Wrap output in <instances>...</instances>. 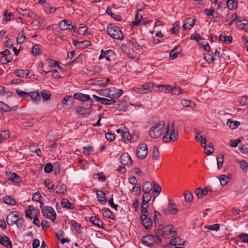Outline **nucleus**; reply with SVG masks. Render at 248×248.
Here are the masks:
<instances>
[{
  "mask_svg": "<svg viewBox=\"0 0 248 248\" xmlns=\"http://www.w3.org/2000/svg\"><path fill=\"white\" fill-rule=\"evenodd\" d=\"M173 226L172 225H168L163 227L159 226L158 228L155 230V233L156 235L164 236L166 238H170L176 235V232L173 231Z\"/></svg>",
  "mask_w": 248,
  "mask_h": 248,
  "instance_id": "nucleus-1",
  "label": "nucleus"
},
{
  "mask_svg": "<svg viewBox=\"0 0 248 248\" xmlns=\"http://www.w3.org/2000/svg\"><path fill=\"white\" fill-rule=\"evenodd\" d=\"M178 138V131L174 127V123H172L170 127L169 125L166 131V135L163 138V142L168 143L170 141H175Z\"/></svg>",
  "mask_w": 248,
  "mask_h": 248,
  "instance_id": "nucleus-2",
  "label": "nucleus"
},
{
  "mask_svg": "<svg viewBox=\"0 0 248 248\" xmlns=\"http://www.w3.org/2000/svg\"><path fill=\"white\" fill-rule=\"evenodd\" d=\"M107 33L112 38L119 40H122L124 35L120 28L113 24H109L107 28Z\"/></svg>",
  "mask_w": 248,
  "mask_h": 248,
  "instance_id": "nucleus-3",
  "label": "nucleus"
},
{
  "mask_svg": "<svg viewBox=\"0 0 248 248\" xmlns=\"http://www.w3.org/2000/svg\"><path fill=\"white\" fill-rule=\"evenodd\" d=\"M164 125L165 122L164 121H160L155 124L151 127L149 130V132L150 136L153 138H159L163 132Z\"/></svg>",
  "mask_w": 248,
  "mask_h": 248,
  "instance_id": "nucleus-4",
  "label": "nucleus"
},
{
  "mask_svg": "<svg viewBox=\"0 0 248 248\" xmlns=\"http://www.w3.org/2000/svg\"><path fill=\"white\" fill-rule=\"evenodd\" d=\"M161 241V239L156 234H155V235H147L142 237L141 238L142 243L147 246H150L155 244L158 245Z\"/></svg>",
  "mask_w": 248,
  "mask_h": 248,
  "instance_id": "nucleus-5",
  "label": "nucleus"
},
{
  "mask_svg": "<svg viewBox=\"0 0 248 248\" xmlns=\"http://www.w3.org/2000/svg\"><path fill=\"white\" fill-rule=\"evenodd\" d=\"M73 97L74 99H76L83 102H86V107H91L93 103V100L91 98L89 95L81 93H75Z\"/></svg>",
  "mask_w": 248,
  "mask_h": 248,
  "instance_id": "nucleus-6",
  "label": "nucleus"
},
{
  "mask_svg": "<svg viewBox=\"0 0 248 248\" xmlns=\"http://www.w3.org/2000/svg\"><path fill=\"white\" fill-rule=\"evenodd\" d=\"M42 213L44 216L54 222L56 218V214L53 208L50 206H46L43 207Z\"/></svg>",
  "mask_w": 248,
  "mask_h": 248,
  "instance_id": "nucleus-7",
  "label": "nucleus"
},
{
  "mask_svg": "<svg viewBox=\"0 0 248 248\" xmlns=\"http://www.w3.org/2000/svg\"><path fill=\"white\" fill-rule=\"evenodd\" d=\"M147 144L144 143L139 144L136 150V155L137 157L140 159H143L147 156Z\"/></svg>",
  "mask_w": 248,
  "mask_h": 248,
  "instance_id": "nucleus-8",
  "label": "nucleus"
},
{
  "mask_svg": "<svg viewBox=\"0 0 248 248\" xmlns=\"http://www.w3.org/2000/svg\"><path fill=\"white\" fill-rule=\"evenodd\" d=\"M108 93L107 97L113 99L119 98L123 93V91L122 89H117L114 87L108 89Z\"/></svg>",
  "mask_w": 248,
  "mask_h": 248,
  "instance_id": "nucleus-9",
  "label": "nucleus"
},
{
  "mask_svg": "<svg viewBox=\"0 0 248 248\" xmlns=\"http://www.w3.org/2000/svg\"><path fill=\"white\" fill-rule=\"evenodd\" d=\"M93 98L96 101L100 102L103 105H111L115 102V100L112 98L108 99L105 98L100 97L96 95H93Z\"/></svg>",
  "mask_w": 248,
  "mask_h": 248,
  "instance_id": "nucleus-10",
  "label": "nucleus"
},
{
  "mask_svg": "<svg viewBox=\"0 0 248 248\" xmlns=\"http://www.w3.org/2000/svg\"><path fill=\"white\" fill-rule=\"evenodd\" d=\"M140 217L141 222L143 226L146 229H150L153 225V221L151 218L150 217Z\"/></svg>",
  "mask_w": 248,
  "mask_h": 248,
  "instance_id": "nucleus-11",
  "label": "nucleus"
},
{
  "mask_svg": "<svg viewBox=\"0 0 248 248\" xmlns=\"http://www.w3.org/2000/svg\"><path fill=\"white\" fill-rule=\"evenodd\" d=\"M120 161L123 166L131 164L132 162V159L128 153L123 154L120 158Z\"/></svg>",
  "mask_w": 248,
  "mask_h": 248,
  "instance_id": "nucleus-12",
  "label": "nucleus"
},
{
  "mask_svg": "<svg viewBox=\"0 0 248 248\" xmlns=\"http://www.w3.org/2000/svg\"><path fill=\"white\" fill-rule=\"evenodd\" d=\"M89 220L93 224L94 226L97 227V228H103V222L99 217L96 216L91 217H89Z\"/></svg>",
  "mask_w": 248,
  "mask_h": 248,
  "instance_id": "nucleus-13",
  "label": "nucleus"
},
{
  "mask_svg": "<svg viewBox=\"0 0 248 248\" xmlns=\"http://www.w3.org/2000/svg\"><path fill=\"white\" fill-rule=\"evenodd\" d=\"M16 10L20 15L23 16H27L29 18H33L36 16V14L33 12L30 11L28 9H23L21 8H18Z\"/></svg>",
  "mask_w": 248,
  "mask_h": 248,
  "instance_id": "nucleus-14",
  "label": "nucleus"
},
{
  "mask_svg": "<svg viewBox=\"0 0 248 248\" xmlns=\"http://www.w3.org/2000/svg\"><path fill=\"white\" fill-rule=\"evenodd\" d=\"M195 18L194 17L187 18L185 21V23L183 26L184 30H190L191 29L195 24Z\"/></svg>",
  "mask_w": 248,
  "mask_h": 248,
  "instance_id": "nucleus-15",
  "label": "nucleus"
},
{
  "mask_svg": "<svg viewBox=\"0 0 248 248\" xmlns=\"http://www.w3.org/2000/svg\"><path fill=\"white\" fill-rule=\"evenodd\" d=\"M211 191V188L209 186L203 189L199 187L196 189L195 193L198 198H202L203 196L207 195L208 191Z\"/></svg>",
  "mask_w": 248,
  "mask_h": 248,
  "instance_id": "nucleus-16",
  "label": "nucleus"
},
{
  "mask_svg": "<svg viewBox=\"0 0 248 248\" xmlns=\"http://www.w3.org/2000/svg\"><path fill=\"white\" fill-rule=\"evenodd\" d=\"M16 213V212H12L7 217L6 221L9 225L12 226L16 223L18 217V216L15 214Z\"/></svg>",
  "mask_w": 248,
  "mask_h": 248,
  "instance_id": "nucleus-17",
  "label": "nucleus"
},
{
  "mask_svg": "<svg viewBox=\"0 0 248 248\" xmlns=\"http://www.w3.org/2000/svg\"><path fill=\"white\" fill-rule=\"evenodd\" d=\"M182 48L180 46H176L171 50L170 54V59L174 60L177 57L178 55L181 52Z\"/></svg>",
  "mask_w": 248,
  "mask_h": 248,
  "instance_id": "nucleus-18",
  "label": "nucleus"
},
{
  "mask_svg": "<svg viewBox=\"0 0 248 248\" xmlns=\"http://www.w3.org/2000/svg\"><path fill=\"white\" fill-rule=\"evenodd\" d=\"M115 55V52L111 50L108 49L107 50H103V49L101 51V54L99 57V60L103 59L106 57H112Z\"/></svg>",
  "mask_w": 248,
  "mask_h": 248,
  "instance_id": "nucleus-19",
  "label": "nucleus"
},
{
  "mask_svg": "<svg viewBox=\"0 0 248 248\" xmlns=\"http://www.w3.org/2000/svg\"><path fill=\"white\" fill-rule=\"evenodd\" d=\"M54 191L57 194H64L67 191L66 186L64 184L57 185L54 188Z\"/></svg>",
  "mask_w": 248,
  "mask_h": 248,
  "instance_id": "nucleus-20",
  "label": "nucleus"
},
{
  "mask_svg": "<svg viewBox=\"0 0 248 248\" xmlns=\"http://www.w3.org/2000/svg\"><path fill=\"white\" fill-rule=\"evenodd\" d=\"M102 211L104 217L108 218H110L112 220L115 219L114 215H113L112 211H111L109 209L104 208L102 209Z\"/></svg>",
  "mask_w": 248,
  "mask_h": 248,
  "instance_id": "nucleus-21",
  "label": "nucleus"
},
{
  "mask_svg": "<svg viewBox=\"0 0 248 248\" xmlns=\"http://www.w3.org/2000/svg\"><path fill=\"white\" fill-rule=\"evenodd\" d=\"M218 40L219 41H222L226 44H229L232 42V37L227 36L226 33L222 32L219 36Z\"/></svg>",
  "mask_w": 248,
  "mask_h": 248,
  "instance_id": "nucleus-22",
  "label": "nucleus"
},
{
  "mask_svg": "<svg viewBox=\"0 0 248 248\" xmlns=\"http://www.w3.org/2000/svg\"><path fill=\"white\" fill-rule=\"evenodd\" d=\"M0 244L4 247L9 246L11 248H12V243L10 239L6 236H1L0 238Z\"/></svg>",
  "mask_w": 248,
  "mask_h": 248,
  "instance_id": "nucleus-23",
  "label": "nucleus"
},
{
  "mask_svg": "<svg viewBox=\"0 0 248 248\" xmlns=\"http://www.w3.org/2000/svg\"><path fill=\"white\" fill-rule=\"evenodd\" d=\"M91 107H81L80 106H78L76 107V112L78 114H80L83 115L84 114H87L89 113V108Z\"/></svg>",
  "mask_w": 248,
  "mask_h": 248,
  "instance_id": "nucleus-24",
  "label": "nucleus"
},
{
  "mask_svg": "<svg viewBox=\"0 0 248 248\" xmlns=\"http://www.w3.org/2000/svg\"><path fill=\"white\" fill-rule=\"evenodd\" d=\"M96 195L99 202L101 204H105L106 202L105 194L102 191H97Z\"/></svg>",
  "mask_w": 248,
  "mask_h": 248,
  "instance_id": "nucleus-25",
  "label": "nucleus"
},
{
  "mask_svg": "<svg viewBox=\"0 0 248 248\" xmlns=\"http://www.w3.org/2000/svg\"><path fill=\"white\" fill-rule=\"evenodd\" d=\"M169 207L170 208L169 213L170 214H175L178 211L176 204L171 199L169 200Z\"/></svg>",
  "mask_w": 248,
  "mask_h": 248,
  "instance_id": "nucleus-26",
  "label": "nucleus"
},
{
  "mask_svg": "<svg viewBox=\"0 0 248 248\" xmlns=\"http://www.w3.org/2000/svg\"><path fill=\"white\" fill-rule=\"evenodd\" d=\"M0 54L5 58L7 62H10L12 61L11 53L8 49H5L4 51L1 52Z\"/></svg>",
  "mask_w": 248,
  "mask_h": 248,
  "instance_id": "nucleus-27",
  "label": "nucleus"
},
{
  "mask_svg": "<svg viewBox=\"0 0 248 248\" xmlns=\"http://www.w3.org/2000/svg\"><path fill=\"white\" fill-rule=\"evenodd\" d=\"M152 195L150 192L144 193L142 195V202L141 205H148V203L150 201Z\"/></svg>",
  "mask_w": 248,
  "mask_h": 248,
  "instance_id": "nucleus-28",
  "label": "nucleus"
},
{
  "mask_svg": "<svg viewBox=\"0 0 248 248\" xmlns=\"http://www.w3.org/2000/svg\"><path fill=\"white\" fill-rule=\"evenodd\" d=\"M61 204L62 207L66 208L69 209H72L74 208L73 204L71 203L67 199L63 198Z\"/></svg>",
  "mask_w": 248,
  "mask_h": 248,
  "instance_id": "nucleus-29",
  "label": "nucleus"
},
{
  "mask_svg": "<svg viewBox=\"0 0 248 248\" xmlns=\"http://www.w3.org/2000/svg\"><path fill=\"white\" fill-rule=\"evenodd\" d=\"M66 20H63L59 23V27L60 29L64 30L70 29L71 24Z\"/></svg>",
  "mask_w": 248,
  "mask_h": 248,
  "instance_id": "nucleus-30",
  "label": "nucleus"
},
{
  "mask_svg": "<svg viewBox=\"0 0 248 248\" xmlns=\"http://www.w3.org/2000/svg\"><path fill=\"white\" fill-rule=\"evenodd\" d=\"M181 104L184 107H189L193 108L195 107V104L194 102L185 99L181 100Z\"/></svg>",
  "mask_w": 248,
  "mask_h": 248,
  "instance_id": "nucleus-31",
  "label": "nucleus"
},
{
  "mask_svg": "<svg viewBox=\"0 0 248 248\" xmlns=\"http://www.w3.org/2000/svg\"><path fill=\"white\" fill-rule=\"evenodd\" d=\"M7 177L13 182L18 183L19 181L20 177L15 172L9 173L7 174Z\"/></svg>",
  "mask_w": 248,
  "mask_h": 248,
  "instance_id": "nucleus-32",
  "label": "nucleus"
},
{
  "mask_svg": "<svg viewBox=\"0 0 248 248\" xmlns=\"http://www.w3.org/2000/svg\"><path fill=\"white\" fill-rule=\"evenodd\" d=\"M3 200L4 203L11 205H15L16 202L14 199L10 196H5L3 197Z\"/></svg>",
  "mask_w": 248,
  "mask_h": 248,
  "instance_id": "nucleus-33",
  "label": "nucleus"
},
{
  "mask_svg": "<svg viewBox=\"0 0 248 248\" xmlns=\"http://www.w3.org/2000/svg\"><path fill=\"white\" fill-rule=\"evenodd\" d=\"M70 99L71 101V106H73L74 102V97L71 95H66L64 97V98L62 101V105L64 107L68 105V99Z\"/></svg>",
  "mask_w": 248,
  "mask_h": 248,
  "instance_id": "nucleus-34",
  "label": "nucleus"
},
{
  "mask_svg": "<svg viewBox=\"0 0 248 248\" xmlns=\"http://www.w3.org/2000/svg\"><path fill=\"white\" fill-rule=\"evenodd\" d=\"M152 189V184L149 181H146L142 185V190L144 193L150 192Z\"/></svg>",
  "mask_w": 248,
  "mask_h": 248,
  "instance_id": "nucleus-35",
  "label": "nucleus"
},
{
  "mask_svg": "<svg viewBox=\"0 0 248 248\" xmlns=\"http://www.w3.org/2000/svg\"><path fill=\"white\" fill-rule=\"evenodd\" d=\"M41 95L44 101H47L50 99L51 94L50 91L46 90H43L41 92Z\"/></svg>",
  "mask_w": 248,
  "mask_h": 248,
  "instance_id": "nucleus-36",
  "label": "nucleus"
},
{
  "mask_svg": "<svg viewBox=\"0 0 248 248\" xmlns=\"http://www.w3.org/2000/svg\"><path fill=\"white\" fill-rule=\"evenodd\" d=\"M15 224H16L17 227L20 230L24 229L26 227L24 220L23 218H17Z\"/></svg>",
  "mask_w": 248,
  "mask_h": 248,
  "instance_id": "nucleus-37",
  "label": "nucleus"
},
{
  "mask_svg": "<svg viewBox=\"0 0 248 248\" xmlns=\"http://www.w3.org/2000/svg\"><path fill=\"white\" fill-rule=\"evenodd\" d=\"M171 86L169 84L161 85L159 87V93L164 92L165 93H170Z\"/></svg>",
  "mask_w": 248,
  "mask_h": 248,
  "instance_id": "nucleus-38",
  "label": "nucleus"
},
{
  "mask_svg": "<svg viewBox=\"0 0 248 248\" xmlns=\"http://www.w3.org/2000/svg\"><path fill=\"white\" fill-rule=\"evenodd\" d=\"M227 124L232 129H235L240 125V122L228 120Z\"/></svg>",
  "mask_w": 248,
  "mask_h": 248,
  "instance_id": "nucleus-39",
  "label": "nucleus"
},
{
  "mask_svg": "<svg viewBox=\"0 0 248 248\" xmlns=\"http://www.w3.org/2000/svg\"><path fill=\"white\" fill-rule=\"evenodd\" d=\"M29 97H31L32 100L39 101L41 99L40 94L37 92H32L29 93Z\"/></svg>",
  "mask_w": 248,
  "mask_h": 248,
  "instance_id": "nucleus-40",
  "label": "nucleus"
},
{
  "mask_svg": "<svg viewBox=\"0 0 248 248\" xmlns=\"http://www.w3.org/2000/svg\"><path fill=\"white\" fill-rule=\"evenodd\" d=\"M228 8L230 10H232L237 7L238 2L233 0H228L227 1Z\"/></svg>",
  "mask_w": 248,
  "mask_h": 248,
  "instance_id": "nucleus-41",
  "label": "nucleus"
},
{
  "mask_svg": "<svg viewBox=\"0 0 248 248\" xmlns=\"http://www.w3.org/2000/svg\"><path fill=\"white\" fill-rule=\"evenodd\" d=\"M122 140L125 142L131 140V135L128 131L122 132Z\"/></svg>",
  "mask_w": 248,
  "mask_h": 248,
  "instance_id": "nucleus-42",
  "label": "nucleus"
},
{
  "mask_svg": "<svg viewBox=\"0 0 248 248\" xmlns=\"http://www.w3.org/2000/svg\"><path fill=\"white\" fill-rule=\"evenodd\" d=\"M219 180L221 186H225L229 182V178L225 175H221L219 176Z\"/></svg>",
  "mask_w": 248,
  "mask_h": 248,
  "instance_id": "nucleus-43",
  "label": "nucleus"
},
{
  "mask_svg": "<svg viewBox=\"0 0 248 248\" xmlns=\"http://www.w3.org/2000/svg\"><path fill=\"white\" fill-rule=\"evenodd\" d=\"M130 44L133 46L136 50H139L140 48V45L138 43L137 40L134 38H131L129 41Z\"/></svg>",
  "mask_w": 248,
  "mask_h": 248,
  "instance_id": "nucleus-44",
  "label": "nucleus"
},
{
  "mask_svg": "<svg viewBox=\"0 0 248 248\" xmlns=\"http://www.w3.org/2000/svg\"><path fill=\"white\" fill-rule=\"evenodd\" d=\"M161 188L157 184H155L154 186V188L153 191V194L154 196L156 197L161 192Z\"/></svg>",
  "mask_w": 248,
  "mask_h": 248,
  "instance_id": "nucleus-45",
  "label": "nucleus"
},
{
  "mask_svg": "<svg viewBox=\"0 0 248 248\" xmlns=\"http://www.w3.org/2000/svg\"><path fill=\"white\" fill-rule=\"evenodd\" d=\"M83 149V153L86 156H89L93 151V148L91 146L84 147Z\"/></svg>",
  "mask_w": 248,
  "mask_h": 248,
  "instance_id": "nucleus-46",
  "label": "nucleus"
},
{
  "mask_svg": "<svg viewBox=\"0 0 248 248\" xmlns=\"http://www.w3.org/2000/svg\"><path fill=\"white\" fill-rule=\"evenodd\" d=\"M170 93H172L174 95H178L183 93V92L180 87L174 86L173 87H171V92Z\"/></svg>",
  "mask_w": 248,
  "mask_h": 248,
  "instance_id": "nucleus-47",
  "label": "nucleus"
},
{
  "mask_svg": "<svg viewBox=\"0 0 248 248\" xmlns=\"http://www.w3.org/2000/svg\"><path fill=\"white\" fill-rule=\"evenodd\" d=\"M238 238L242 242L248 244V233H241L238 236Z\"/></svg>",
  "mask_w": 248,
  "mask_h": 248,
  "instance_id": "nucleus-48",
  "label": "nucleus"
},
{
  "mask_svg": "<svg viewBox=\"0 0 248 248\" xmlns=\"http://www.w3.org/2000/svg\"><path fill=\"white\" fill-rule=\"evenodd\" d=\"M78 32L80 35L90 34L91 33L88 32V30L86 26H83L78 28Z\"/></svg>",
  "mask_w": 248,
  "mask_h": 248,
  "instance_id": "nucleus-49",
  "label": "nucleus"
},
{
  "mask_svg": "<svg viewBox=\"0 0 248 248\" xmlns=\"http://www.w3.org/2000/svg\"><path fill=\"white\" fill-rule=\"evenodd\" d=\"M171 243L174 244L176 246H179L182 245L184 241L182 239H180L179 237H176L174 239H172L171 241Z\"/></svg>",
  "mask_w": 248,
  "mask_h": 248,
  "instance_id": "nucleus-50",
  "label": "nucleus"
},
{
  "mask_svg": "<svg viewBox=\"0 0 248 248\" xmlns=\"http://www.w3.org/2000/svg\"><path fill=\"white\" fill-rule=\"evenodd\" d=\"M151 85V82H148L141 85L144 94L151 92V90H150Z\"/></svg>",
  "mask_w": 248,
  "mask_h": 248,
  "instance_id": "nucleus-51",
  "label": "nucleus"
},
{
  "mask_svg": "<svg viewBox=\"0 0 248 248\" xmlns=\"http://www.w3.org/2000/svg\"><path fill=\"white\" fill-rule=\"evenodd\" d=\"M205 153L207 155H211L214 152L213 145L212 144H208L207 147L204 148Z\"/></svg>",
  "mask_w": 248,
  "mask_h": 248,
  "instance_id": "nucleus-52",
  "label": "nucleus"
},
{
  "mask_svg": "<svg viewBox=\"0 0 248 248\" xmlns=\"http://www.w3.org/2000/svg\"><path fill=\"white\" fill-rule=\"evenodd\" d=\"M142 18V16L141 14L137 13L135 16V21L133 22L134 25L138 26Z\"/></svg>",
  "mask_w": 248,
  "mask_h": 248,
  "instance_id": "nucleus-53",
  "label": "nucleus"
},
{
  "mask_svg": "<svg viewBox=\"0 0 248 248\" xmlns=\"http://www.w3.org/2000/svg\"><path fill=\"white\" fill-rule=\"evenodd\" d=\"M159 153L156 146H154L153 148L152 156L154 159H158Z\"/></svg>",
  "mask_w": 248,
  "mask_h": 248,
  "instance_id": "nucleus-54",
  "label": "nucleus"
},
{
  "mask_svg": "<svg viewBox=\"0 0 248 248\" xmlns=\"http://www.w3.org/2000/svg\"><path fill=\"white\" fill-rule=\"evenodd\" d=\"M31 52L32 54L35 56L39 55L41 52L39 46L38 45H35L32 47Z\"/></svg>",
  "mask_w": 248,
  "mask_h": 248,
  "instance_id": "nucleus-55",
  "label": "nucleus"
},
{
  "mask_svg": "<svg viewBox=\"0 0 248 248\" xmlns=\"http://www.w3.org/2000/svg\"><path fill=\"white\" fill-rule=\"evenodd\" d=\"M26 40V36L24 35L23 32L19 33L17 38V42L18 44H22Z\"/></svg>",
  "mask_w": 248,
  "mask_h": 248,
  "instance_id": "nucleus-56",
  "label": "nucleus"
},
{
  "mask_svg": "<svg viewBox=\"0 0 248 248\" xmlns=\"http://www.w3.org/2000/svg\"><path fill=\"white\" fill-rule=\"evenodd\" d=\"M109 81L110 79L108 78H104L102 80H98V83L100 85H101L102 87H106L108 85Z\"/></svg>",
  "mask_w": 248,
  "mask_h": 248,
  "instance_id": "nucleus-57",
  "label": "nucleus"
},
{
  "mask_svg": "<svg viewBox=\"0 0 248 248\" xmlns=\"http://www.w3.org/2000/svg\"><path fill=\"white\" fill-rule=\"evenodd\" d=\"M16 93L20 97L26 98L29 97V93H26L22 90H17Z\"/></svg>",
  "mask_w": 248,
  "mask_h": 248,
  "instance_id": "nucleus-58",
  "label": "nucleus"
},
{
  "mask_svg": "<svg viewBox=\"0 0 248 248\" xmlns=\"http://www.w3.org/2000/svg\"><path fill=\"white\" fill-rule=\"evenodd\" d=\"M205 228L209 230L217 231L219 229L220 226L218 224H215L212 225L205 226Z\"/></svg>",
  "mask_w": 248,
  "mask_h": 248,
  "instance_id": "nucleus-59",
  "label": "nucleus"
},
{
  "mask_svg": "<svg viewBox=\"0 0 248 248\" xmlns=\"http://www.w3.org/2000/svg\"><path fill=\"white\" fill-rule=\"evenodd\" d=\"M148 207V205H141V215L140 217H149V212L147 210V208Z\"/></svg>",
  "mask_w": 248,
  "mask_h": 248,
  "instance_id": "nucleus-60",
  "label": "nucleus"
},
{
  "mask_svg": "<svg viewBox=\"0 0 248 248\" xmlns=\"http://www.w3.org/2000/svg\"><path fill=\"white\" fill-rule=\"evenodd\" d=\"M240 142L241 140L240 139L231 140L229 141V145L232 147H236Z\"/></svg>",
  "mask_w": 248,
  "mask_h": 248,
  "instance_id": "nucleus-61",
  "label": "nucleus"
},
{
  "mask_svg": "<svg viewBox=\"0 0 248 248\" xmlns=\"http://www.w3.org/2000/svg\"><path fill=\"white\" fill-rule=\"evenodd\" d=\"M44 185L48 189H52L54 186L52 181L49 179H47L45 181Z\"/></svg>",
  "mask_w": 248,
  "mask_h": 248,
  "instance_id": "nucleus-62",
  "label": "nucleus"
},
{
  "mask_svg": "<svg viewBox=\"0 0 248 248\" xmlns=\"http://www.w3.org/2000/svg\"><path fill=\"white\" fill-rule=\"evenodd\" d=\"M46 62H48V65L51 67H55L57 65H58V62L52 59H46Z\"/></svg>",
  "mask_w": 248,
  "mask_h": 248,
  "instance_id": "nucleus-63",
  "label": "nucleus"
},
{
  "mask_svg": "<svg viewBox=\"0 0 248 248\" xmlns=\"http://www.w3.org/2000/svg\"><path fill=\"white\" fill-rule=\"evenodd\" d=\"M9 111L10 110V108L7 105L2 102H0V111Z\"/></svg>",
  "mask_w": 248,
  "mask_h": 248,
  "instance_id": "nucleus-64",
  "label": "nucleus"
}]
</instances>
